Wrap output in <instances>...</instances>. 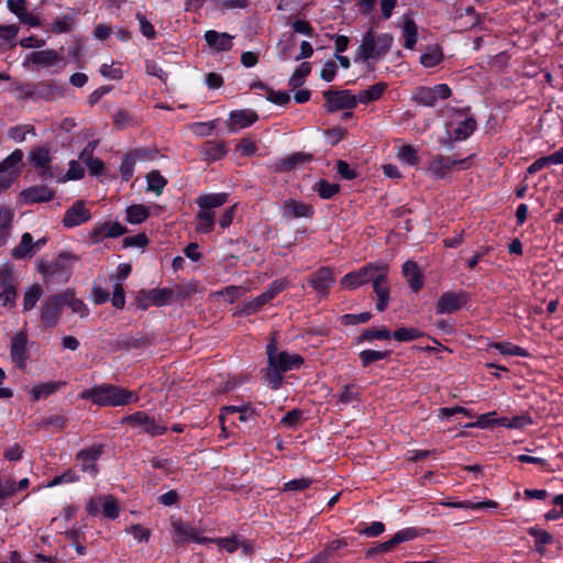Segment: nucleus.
Here are the masks:
<instances>
[{
  "label": "nucleus",
  "mask_w": 563,
  "mask_h": 563,
  "mask_svg": "<svg viewBox=\"0 0 563 563\" xmlns=\"http://www.w3.org/2000/svg\"><path fill=\"white\" fill-rule=\"evenodd\" d=\"M412 99L423 107H434L437 103L431 87L426 86L416 88Z\"/></svg>",
  "instance_id": "52"
},
{
  "label": "nucleus",
  "mask_w": 563,
  "mask_h": 563,
  "mask_svg": "<svg viewBox=\"0 0 563 563\" xmlns=\"http://www.w3.org/2000/svg\"><path fill=\"white\" fill-rule=\"evenodd\" d=\"M383 266L385 265L368 263L357 271L350 272L342 277L340 282L341 286L349 289H356L368 282L373 283Z\"/></svg>",
  "instance_id": "10"
},
{
  "label": "nucleus",
  "mask_w": 563,
  "mask_h": 563,
  "mask_svg": "<svg viewBox=\"0 0 563 563\" xmlns=\"http://www.w3.org/2000/svg\"><path fill=\"white\" fill-rule=\"evenodd\" d=\"M198 224L196 230L203 234H209L214 229V212L200 209L197 213Z\"/></svg>",
  "instance_id": "47"
},
{
  "label": "nucleus",
  "mask_w": 563,
  "mask_h": 563,
  "mask_svg": "<svg viewBox=\"0 0 563 563\" xmlns=\"http://www.w3.org/2000/svg\"><path fill=\"white\" fill-rule=\"evenodd\" d=\"M391 351L363 350L358 353L362 367L366 368L375 362L387 360L391 355Z\"/></svg>",
  "instance_id": "41"
},
{
  "label": "nucleus",
  "mask_w": 563,
  "mask_h": 563,
  "mask_svg": "<svg viewBox=\"0 0 563 563\" xmlns=\"http://www.w3.org/2000/svg\"><path fill=\"white\" fill-rule=\"evenodd\" d=\"M388 267L383 266L380 273L373 280V289L377 296V302L375 305L378 312H383L387 309L390 298V287L388 285Z\"/></svg>",
  "instance_id": "14"
},
{
  "label": "nucleus",
  "mask_w": 563,
  "mask_h": 563,
  "mask_svg": "<svg viewBox=\"0 0 563 563\" xmlns=\"http://www.w3.org/2000/svg\"><path fill=\"white\" fill-rule=\"evenodd\" d=\"M499 427L508 429H523L533 423V419L529 413L517 415L512 417H499L496 419Z\"/></svg>",
  "instance_id": "36"
},
{
  "label": "nucleus",
  "mask_w": 563,
  "mask_h": 563,
  "mask_svg": "<svg viewBox=\"0 0 563 563\" xmlns=\"http://www.w3.org/2000/svg\"><path fill=\"white\" fill-rule=\"evenodd\" d=\"M313 190L322 199H331L340 191L339 184H331L325 179H320L313 185Z\"/></svg>",
  "instance_id": "50"
},
{
  "label": "nucleus",
  "mask_w": 563,
  "mask_h": 563,
  "mask_svg": "<svg viewBox=\"0 0 563 563\" xmlns=\"http://www.w3.org/2000/svg\"><path fill=\"white\" fill-rule=\"evenodd\" d=\"M442 48L439 45H430L427 51L421 54L420 63L426 68L438 66L443 60Z\"/></svg>",
  "instance_id": "38"
},
{
  "label": "nucleus",
  "mask_w": 563,
  "mask_h": 563,
  "mask_svg": "<svg viewBox=\"0 0 563 563\" xmlns=\"http://www.w3.org/2000/svg\"><path fill=\"white\" fill-rule=\"evenodd\" d=\"M312 66L309 62H302L289 78L288 86L291 89L301 87L306 82V78L310 75Z\"/></svg>",
  "instance_id": "42"
},
{
  "label": "nucleus",
  "mask_w": 563,
  "mask_h": 563,
  "mask_svg": "<svg viewBox=\"0 0 563 563\" xmlns=\"http://www.w3.org/2000/svg\"><path fill=\"white\" fill-rule=\"evenodd\" d=\"M63 297V306H68L73 312L78 313L81 318L87 317L89 314V309L86 303L75 297V295L70 291H66L59 294Z\"/></svg>",
  "instance_id": "44"
},
{
  "label": "nucleus",
  "mask_w": 563,
  "mask_h": 563,
  "mask_svg": "<svg viewBox=\"0 0 563 563\" xmlns=\"http://www.w3.org/2000/svg\"><path fill=\"white\" fill-rule=\"evenodd\" d=\"M313 481L309 477L295 478L284 484L283 492H302L308 489Z\"/></svg>",
  "instance_id": "60"
},
{
  "label": "nucleus",
  "mask_w": 563,
  "mask_h": 563,
  "mask_svg": "<svg viewBox=\"0 0 563 563\" xmlns=\"http://www.w3.org/2000/svg\"><path fill=\"white\" fill-rule=\"evenodd\" d=\"M146 180L147 190L154 191L156 196H161L167 185V179L158 170L150 172L146 175Z\"/></svg>",
  "instance_id": "53"
},
{
  "label": "nucleus",
  "mask_w": 563,
  "mask_h": 563,
  "mask_svg": "<svg viewBox=\"0 0 563 563\" xmlns=\"http://www.w3.org/2000/svg\"><path fill=\"white\" fill-rule=\"evenodd\" d=\"M232 36L228 33H219L214 30H209L205 33L207 44L218 52L230 51L233 46Z\"/></svg>",
  "instance_id": "29"
},
{
  "label": "nucleus",
  "mask_w": 563,
  "mask_h": 563,
  "mask_svg": "<svg viewBox=\"0 0 563 563\" xmlns=\"http://www.w3.org/2000/svg\"><path fill=\"white\" fill-rule=\"evenodd\" d=\"M141 150H133L128 152L121 161L120 174L123 181H129L133 174L137 158L141 157Z\"/></svg>",
  "instance_id": "32"
},
{
  "label": "nucleus",
  "mask_w": 563,
  "mask_h": 563,
  "mask_svg": "<svg viewBox=\"0 0 563 563\" xmlns=\"http://www.w3.org/2000/svg\"><path fill=\"white\" fill-rule=\"evenodd\" d=\"M79 481V476L75 471L68 468L63 474L53 477L45 486L51 488L62 484L76 483Z\"/></svg>",
  "instance_id": "57"
},
{
  "label": "nucleus",
  "mask_w": 563,
  "mask_h": 563,
  "mask_svg": "<svg viewBox=\"0 0 563 563\" xmlns=\"http://www.w3.org/2000/svg\"><path fill=\"white\" fill-rule=\"evenodd\" d=\"M388 85L385 81H378L367 89L361 91L358 96H356L357 103L368 104L371 102L377 101L382 98L384 92L387 90Z\"/></svg>",
  "instance_id": "31"
},
{
  "label": "nucleus",
  "mask_w": 563,
  "mask_h": 563,
  "mask_svg": "<svg viewBox=\"0 0 563 563\" xmlns=\"http://www.w3.org/2000/svg\"><path fill=\"white\" fill-rule=\"evenodd\" d=\"M470 111L468 106L454 111L457 125L452 130L451 137L442 141L443 146L453 150L455 141H465L476 131L477 121L474 115H470Z\"/></svg>",
  "instance_id": "7"
},
{
  "label": "nucleus",
  "mask_w": 563,
  "mask_h": 563,
  "mask_svg": "<svg viewBox=\"0 0 563 563\" xmlns=\"http://www.w3.org/2000/svg\"><path fill=\"white\" fill-rule=\"evenodd\" d=\"M143 295L152 300L155 307L166 306L175 298V291L168 287L153 288L150 289L148 292H143Z\"/></svg>",
  "instance_id": "33"
},
{
  "label": "nucleus",
  "mask_w": 563,
  "mask_h": 563,
  "mask_svg": "<svg viewBox=\"0 0 563 563\" xmlns=\"http://www.w3.org/2000/svg\"><path fill=\"white\" fill-rule=\"evenodd\" d=\"M125 212V220L131 224H141L151 216L150 208L141 203L129 206Z\"/></svg>",
  "instance_id": "37"
},
{
  "label": "nucleus",
  "mask_w": 563,
  "mask_h": 563,
  "mask_svg": "<svg viewBox=\"0 0 563 563\" xmlns=\"http://www.w3.org/2000/svg\"><path fill=\"white\" fill-rule=\"evenodd\" d=\"M29 60L43 67H52L63 60V56L54 49L34 51L29 55Z\"/></svg>",
  "instance_id": "27"
},
{
  "label": "nucleus",
  "mask_w": 563,
  "mask_h": 563,
  "mask_svg": "<svg viewBox=\"0 0 563 563\" xmlns=\"http://www.w3.org/2000/svg\"><path fill=\"white\" fill-rule=\"evenodd\" d=\"M489 349H495L499 351L504 355H510V356H520V357H528L530 354L529 352L516 344H512L511 342H490L488 343Z\"/></svg>",
  "instance_id": "39"
},
{
  "label": "nucleus",
  "mask_w": 563,
  "mask_h": 563,
  "mask_svg": "<svg viewBox=\"0 0 563 563\" xmlns=\"http://www.w3.org/2000/svg\"><path fill=\"white\" fill-rule=\"evenodd\" d=\"M472 296L464 289L456 291L448 290L441 294L435 303V314H452L466 308Z\"/></svg>",
  "instance_id": "8"
},
{
  "label": "nucleus",
  "mask_w": 563,
  "mask_h": 563,
  "mask_svg": "<svg viewBox=\"0 0 563 563\" xmlns=\"http://www.w3.org/2000/svg\"><path fill=\"white\" fill-rule=\"evenodd\" d=\"M20 280L18 272L10 263L0 265V305L9 310L15 308Z\"/></svg>",
  "instance_id": "5"
},
{
  "label": "nucleus",
  "mask_w": 563,
  "mask_h": 563,
  "mask_svg": "<svg viewBox=\"0 0 563 563\" xmlns=\"http://www.w3.org/2000/svg\"><path fill=\"white\" fill-rule=\"evenodd\" d=\"M228 200V194L225 192H214V194H206L201 195L197 198L196 203L200 209H205L210 211L212 208H218L223 206Z\"/></svg>",
  "instance_id": "35"
},
{
  "label": "nucleus",
  "mask_w": 563,
  "mask_h": 563,
  "mask_svg": "<svg viewBox=\"0 0 563 563\" xmlns=\"http://www.w3.org/2000/svg\"><path fill=\"white\" fill-rule=\"evenodd\" d=\"M424 336V333L416 328L400 327L391 331V339L398 342H411Z\"/></svg>",
  "instance_id": "48"
},
{
  "label": "nucleus",
  "mask_w": 563,
  "mask_h": 563,
  "mask_svg": "<svg viewBox=\"0 0 563 563\" xmlns=\"http://www.w3.org/2000/svg\"><path fill=\"white\" fill-rule=\"evenodd\" d=\"M80 398L91 400L99 407H122L137 402L140 399L137 391L107 383L82 390Z\"/></svg>",
  "instance_id": "2"
},
{
  "label": "nucleus",
  "mask_w": 563,
  "mask_h": 563,
  "mask_svg": "<svg viewBox=\"0 0 563 563\" xmlns=\"http://www.w3.org/2000/svg\"><path fill=\"white\" fill-rule=\"evenodd\" d=\"M34 241L31 233L25 232L21 236V241L18 246L12 250V256L15 260H22L32 256V250L34 249Z\"/></svg>",
  "instance_id": "40"
},
{
  "label": "nucleus",
  "mask_w": 563,
  "mask_h": 563,
  "mask_svg": "<svg viewBox=\"0 0 563 563\" xmlns=\"http://www.w3.org/2000/svg\"><path fill=\"white\" fill-rule=\"evenodd\" d=\"M63 297L59 294L48 296L41 307V322L45 329H52L59 322Z\"/></svg>",
  "instance_id": "13"
},
{
  "label": "nucleus",
  "mask_w": 563,
  "mask_h": 563,
  "mask_svg": "<svg viewBox=\"0 0 563 563\" xmlns=\"http://www.w3.org/2000/svg\"><path fill=\"white\" fill-rule=\"evenodd\" d=\"M76 12L70 9V13L56 18L51 24V32L54 34L69 33L76 26Z\"/></svg>",
  "instance_id": "30"
},
{
  "label": "nucleus",
  "mask_w": 563,
  "mask_h": 563,
  "mask_svg": "<svg viewBox=\"0 0 563 563\" xmlns=\"http://www.w3.org/2000/svg\"><path fill=\"white\" fill-rule=\"evenodd\" d=\"M268 302L269 301L267 300V298L262 292L261 295H258L254 299L245 302L242 312L244 314H246V316H251V314L257 312L258 310H261Z\"/></svg>",
  "instance_id": "61"
},
{
  "label": "nucleus",
  "mask_w": 563,
  "mask_h": 563,
  "mask_svg": "<svg viewBox=\"0 0 563 563\" xmlns=\"http://www.w3.org/2000/svg\"><path fill=\"white\" fill-rule=\"evenodd\" d=\"M391 339V331L387 327L365 329L357 338L356 343L386 341Z\"/></svg>",
  "instance_id": "34"
},
{
  "label": "nucleus",
  "mask_w": 563,
  "mask_h": 563,
  "mask_svg": "<svg viewBox=\"0 0 563 563\" xmlns=\"http://www.w3.org/2000/svg\"><path fill=\"white\" fill-rule=\"evenodd\" d=\"M266 354L267 366L261 371V375L272 390H278L283 386L285 373L300 368L305 362L299 354L279 352L274 340L266 345Z\"/></svg>",
  "instance_id": "1"
},
{
  "label": "nucleus",
  "mask_w": 563,
  "mask_h": 563,
  "mask_svg": "<svg viewBox=\"0 0 563 563\" xmlns=\"http://www.w3.org/2000/svg\"><path fill=\"white\" fill-rule=\"evenodd\" d=\"M67 419L60 415H53L49 417L43 418L38 422V427L44 430L54 429L55 431H62L66 428Z\"/></svg>",
  "instance_id": "54"
},
{
  "label": "nucleus",
  "mask_w": 563,
  "mask_h": 563,
  "mask_svg": "<svg viewBox=\"0 0 563 563\" xmlns=\"http://www.w3.org/2000/svg\"><path fill=\"white\" fill-rule=\"evenodd\" d=\"M229 152L227 143L223 140L206 141L200 147V155L207 164H212L223 158Z\"/></svg>",
  "instance_id": "23"
},
{
  "label": "nucleus",
  "mask_w": 563,
  "mask_h": 563,
  "mask_svg": "<svg viewBox=\"0 0 563 563\" xmlns=\"http://www.w3.org/2000/svg\"><path fill=\"white\" fill-rule=\"evenodd\" d=\"M334 283L335 279L333 276V272L329 266H322L318 268L309 279V285L322 298L329 296L330 289Z\"/></svg>",
  "instance_id": "17"
},
{
  "label": "nucleus",
  "mask_w": 563,
  "mask_h": 563,
  "mask_svg": "<svg viewBox=\"0 0 563 563\" xmlns=\"http://www.w3.org/2000/svg\"><path fill=\"white\" fill-rule=\"evenodd\" d=\"M44 290L40 284H33L30 286L24 292L23 311L26 312L32 310L42 298Z\"/></svg>",
  "instance_id": "46"
},
{
  "label": "nucleus",
  "mask_w": 563,
  "mask_h": 563,
  "mask_svg": "<svg viewBox=\"0 0 563 563\" xmlns=\"http://www.w3.org/2000/svg\"><path fill=\"white\" fill-rule=\"evenodd\" d=\"M122 422L133 428L143 427V432L152 437L162 435L167 431L166 426L157 422L153 417H150L144 411H135L124 417Z\"/></svg>",
  "instance_id": "11"
},
{
  "label": "nucleus",
  "mask_w": 563,
  "mask_h": 563,
  "mask_svg": "<svg viewBox=\"0 0 563 563\" xmlns=\"http://www.w3.org/2000/svg\"><path fill=\"white\" fill-rule=\"evenodd\" d=\"M398 156L402 163L410 166H417L419 164L418 151L412 145H404L399 150Z\"/></svg>",
  "instance_id": "58"
},
{
  "label": "nucleus",
  "mask_w": 563,
  "mask_h": 563,
  "mask_svg": "<svg viewBox=\"0 0 563 563\" xmlns=\"http://www.w3.org/2000/svg\"><path fill=\"white\" fill-rule=\"evenodd\" d=\"M91 218L90 210L86 208L84 200H76L65 212L62 224L71 229L88 222Z\"/></svg>",
  "instance_id": "15"
},
{
  "label": "nucleus",
  "mask_w": 563,
  "mask_h": 563,
  "mask_svg": "<svg viewBox=\"0 0 563 563\" xmlns=\"http://www.w3.org/2000/svg\"><path fill=\"white\" fill-rule=\"evenodd\" d=\"M34 101L45 100L51 101L57 95H63L64 90L57 86L53 80H42L33 82Z\"/></svg>",
  "instance_id": "24"
},
{
  "label": "nucleus",
  "mask_w": 563,
  "mask_h": 563,
  "mask_svg": "<svg viewBox=\"0 0 563 563\" xmlns=\"http://www.w3.org/2000/svg\"><path fill=\"white\" fill-rule=\"evenodd\" d=\"M473 155L465 158H459L457 155L446 156L442 154L434 155L428 165V172L434 179H446L454 168L466 169L472 165Z\"/></svg>",
  "instance_id": "6"
},
{
  "label": "nucleus",
  "mask_w": 563,
  "mask_h": 563,
  "mask_svg": "<svg viewBox=\"0 0 563 563\" xmlns=\"http://www.w3.org/2000/svg\"><path fill=\"white\" fill-rule=\"evenodd\" d=\"M29 159L35 169L45 167L51 162L49 148L45 145L34 147L29 154Z\"/></svg>",
  "instance_id": "45"
},
{
  "label": "nucleus",
  "mask_w": 563,
  "mask_h": 563,
  "mask_svg": "<svg viewBox=\"0 0 563 563\" xmlns=\"http://www.w3.org/2000/svg\"><path fill=\"white\" fill-rule=\"evenodd\" d=\"M402 274L407 278L410 289L413 292H419L423 287V275L420 272L418 264L413 261H407L402 265Z\"/></svg>",
  "instance_id": "28"
},
{
  "label": "nucleus",
  "mask_w": 563,
  "mask_h": 563,
  "mask_svg": "<svg viewBox=\"0 0 563 563\" xmlns=\"http://www.w3.org/2000/svg\"><path fill=\"white\" fill-rule=\"evenodd\" d=\"M103 454V445H93L88 449L80 450L76 454V460L81 461V471L89 473L95 477L99 470L97 466L98 459Z\"/></svg>",
  "instance_id": "20"
},
{
  "label": "nucleus",
  "mask_w": 563,
  "mask_h": 563,
  "mask_svg": "<svg viewBox=\"0 0 563 563\" xmlns=\"http://www.w3.org/2000/svg\"><path fill=\"white\" fill-rule=\"evenodd\" d=\"M55 197V190L45 185L31 186L20 192V198L25 205L49 202Z\"/></svg>",
  "instance_id": "22"
},
{
  "label": "nucleus",
  "mask_w": 563,
  "mask_h": 563,
  "mask_svg": "<svg viewBox=\"0 0 563 563\" xmlns=\"http://www.w3.org/2000/svg\"><path fill=\"white\" fill-rule=\"evenodd\" d=\"M357 531L367 538H375L385 531V525L382 521H373L369 525H364L363 528H358Z\"/></svg>",
  "instance_id": "64"
},
{
  "label": "nucleus",
  "mask_w": 563,
  "mask_h": 563,
  "mask_svg": "<svg viewBox=\"0 0 563 563\" xmlns=\"http://www.w3.org/2000/svg\"><path fill=\"white\" fill-rule=\"evenodd\" d=\"M128 232V229L119 222L106 221L97 223L89 233L92 243H101L106 238H118Z\"/></svg>",
  "instance_id": "18"
},
{
  "label": "nucleus",
  "mask_w": 563,
  "mask_h": 563,
  "mask_svg": "<svg viewBox=\"0 0 563 563\" xmlns=\"http://www.w3.org/2000/svg\"><path fill=\"white\" fill-rule=\"evenodd\" d=\"M372 317L373 316L369 311H364L361 313H345L341 316L340 321L343 325H356L360 323H367Z\"/></svg>",
  "instance_id": "56"
},
{
  "label": "nucleus",
  "mask_w": 563,
  "mask_h": 563,
  "mask_svg": "<svg viewBox=\"0 0 563 563\" xmlns=\"http://www.w3.org/2000/svg\"><path fill=\"white\" fill-rule=\"evenodd\" d=\"M288 286V283L285 279H275L273 280L266 290L263 292L268 301L273 300L280 292H283Z\"/></svg>",
  "instance_id": "63"
},
{
  "label": "nucleus",
  "mask_w": 563,
  "mask_h": 563,
  "mask_svg": "<svg viewBox=\"0 0 563 563\" xmlns=\"http://www.w3.org/2000/svg\"><path fill=\"white\" fill-rule=\"evenodd\" d=\"M155 343V338L152 334L139 332L135 335L130 333L119 334L112 343L117 351L141 350L152 346Z\"/></svg>",
  "instance_id": "12"
},
{
  "label": "nucleus",
  "mask_w": 563,
  "mask_h": 563,
  "mask_svg": "<svg viewBox=\"0 0 563 563\" xmlns=\"http://www.w3.org/2000/svg\"><path fill=\"white\" fill-rule=\"evenodd\" d=\"M528 533L534 538L536 542V550L538 552L543 551V547L552 544L553 543V537L551 533H549L547 530L538 528V527H530L528 529Z\"/></svg>",
  "instance_id": "49"
},
{
  "label": "nucleus",
  "mask_w": 563,
  "mask_h": 563,
  "mask_svg": "<svg viewBox=\"0 0 563 563\" xmlns=\"http://www.w3.org/2000/svg\"><path fill=\"white\" fill-rule=\"evenodd\" d=\"M24 153L22 150L16 148L5 158L0 162V174L16 170L15 167L22 162Z\"/></svg>",
  "instance_id": "51"
},
{
  "label": "nucleus",
  "mask_w": 563,
  "mask_h": 563,
  "mask_svg": "<svg viewBox=\"0 0 563 563\" xmlns=\"http://www.w3.org/2000/svg\"><path fill=\"white\" fill-rule=\"evenodd\" d=\"M314 214L313 206L302 201L288 198L283 205V219L291 220L295 218H312Z\"/></svg>",
  "instance_id": "21"
},
{
  "label": "nucleus",
  "mask_w": 563,
  "mask_h": 563,
  "mask_svg": "<svg viewBox=\"0 0 563 563\" xmlns=\"http://www.w3.org/2000/svg\"><path fill=\"white\" fill-rule=\"evenodd\" d=\"M314 156L307 152H295L285 157H278L274 162L276 173H289L300 166L311 163Z\"/></svg>",
  "instance_id": "16"
},
{
  "label": "nucleus",
  "mask_w": 563,
  "mask_h": 563,
  "mask_svg": "<svg viewBox=\"0 0 563 563\" xmlns=\"http://www.w3.org/2000/svg\"><path fill=\"white\" fill-rule=\"evenodd\" d=\"M174 529L173 542L175 544H184L187 541H194L198 544H217L220 549L225 550L228 553L235 552L240 547L238 536L227 538H209L201 537L197 528L180 519L172 521Z\"/></svg>",
  "instance_id": "3"
},
{
  "label": "nucleus",
  "mask_w": 563,
  "mask_h": 563,
  "mask_svg": "<svg viewBox=\"0 0 563 563\" xmlns=\"http://www.w3.org/2000/svg\"><path fill=\"white\" fill-rule=\"evenodd\" d=\"M394 43V37L389 33L376 34L369 29L363 36L362 44L357 47V58L362 60L378 59L386 55Z\"/></svg>",
  "instance_id": "4"
},
{
  "label": "nucleus",
  "mask_w": 563,
  "mask_h": 563,
  "mask_svg": "<svg viewBox=\"0 0 563 563\" xmlns=\"http://www.w3.org/2000/svg\"><path fill=\"white\" fill-rule=\"evenodd\" d=\"M303 419V411L295 408L288 411L280 420V423L287 428L296 430L300 421Z\"/></svg>",
  "instance_id": "59"
},
{
  "label": "nucleus",
  "mask_w": 563,
  "mask_h": 563,
  "mask_svg": "<svg viewBox=\"0 0 563 563\" xmlns=\"http://www.w3.org/2000/svg\"><path fill=\"white\" fill-rule=\"evenodd\" d=\"M325 100L324 110L327 113H334L340 110H352L357 106L356 96L350 90L330 88L322 92Z\"/></svg>",
  "instance_id": "9"
},
{
  "label": "nucleus",
  "mask_w": 563,
  "mask_h": 563,
  "mask_svg": "<svg viewBox=\"0 0 563 563\" xmlns=\"http://www.w3.org/2000/svg\"><path fill=\"white\" fill-rule=\"evenodd\" d=\"M338 399L341 404L347 405L355 400L358 401L360 393L354 385H344L338 395Z\"/></svg>",
  "instance_id": "62"
},
{
  "label": "nucleus",
  "mask_w": 563,
  "mask_h": 563,
  "mask_svg": "<svg viewBox=\"0 0 563 563\" xmlns=\"http://www.w3.org/2000/svg\"><path fill=\"white\" fill-rule=\"evenodd\" d=\"M404 46L407 49H412L418 41V26L416 22L408 18L404 22L402 26Z\"/></svg>",
  "instance_id": "43"
},
{
  "label": "nucleus",
  "mask_w": 563,
  "mask_h": 563,
  "mask_svg": "<svg viewBox=\"0 0 563 563\" xmlns=\"http://www.w3.org/2000/svg\"><path fill=\"white\" fill-rule=\"evenodd\" d=\"M67 385L65 380H51L46 383H41L31 389V400L33 402L40 401L42 399H46L53 394L57 393L62 388H64Z\"/></svg>",
  "instance_id": "26"
},
{
  "label": "nucleus",
  "mask_w": 563,
  "mask_h": 563,
  "mask_svg": "<svg viewBox=\"0 0 563 563\" xmlns=\"http://www.w3.org/2000/svg\"><path fill=\"white\" fill-rule=\"evenodd\" d=\"M102 515L104 518L114 520L120 515V506L112 495H107L102 504Z\"/></svg>",
  "instance_id": "55"
},
{
  "label": "nucleus",
  "mask_w": 563,
  "mask_h": 563,
  "mask_svg": "<svg viewBox=\"0 0 563 563\" xmlns=\"http://www.w3.org/2000/svg\"><path fill=\"white\" fill-rule=\"evenodd\" d=\"M229 120L230 130L234 131L251 126L258 120V114L251 109L233 110L230 112Z\"/></svg>",
  "instance_id": "25"
},
{
  "label": "nucleus",
  "mask_w": 563,
  "mask_h": 563,
  "mask_svg": "<svg viewBox=\"0 0 563 563\" xmlns=\"http://www.w3.org/2000/svg\"><path fill=\"white\" fill-rule=\"evenodd\" d=\"M10 357L16 367L23 369L29 358L27 336L26 333L20 331L11 339Z\"/></svg>",
  "instance_id": "19"
}]
</instances>
